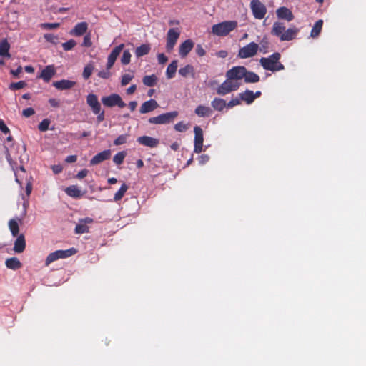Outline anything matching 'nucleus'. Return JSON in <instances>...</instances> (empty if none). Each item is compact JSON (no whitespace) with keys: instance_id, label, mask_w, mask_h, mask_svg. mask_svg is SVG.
<instances>
[{"instance_id":"obj_1","label":"nucleus","mask_w":366,"mask_h":366,"mask_svg":"<svg viewBox=\"0 0 366 366\" xmlns=\"http://www.w3.org/2000/svg\"><path fill=\"white\" fill-rule=\"evenodd\" d=\"M280 54L279 52H275L267 58H261L259 62L261 66L265 70L275 72L283 70L285 69L284 65L280 62Z\"/></svg>"},{"instance_id":"obj_2","label":"nucleus","mask_w":366,"mask_h":366,"mask_svg":"<svg viewBox=\"0 0 366 366\" xmlns=\"http://www.w3.org/2000/svg\"><path fill=\"white\" fill-rule=\"evenodd\" d=\"M237 26V21H225L214 24L212 27V32L214 35L218 36H225L234 30Z\"/></svg>"},{"instance_id":"obj_3","label":"nucleus","mask_w":366,"mask_h":366,"mask_svg":"<svg viewBox=\"0 0 366 366\" xmlns=\"http://www.w3.org/2000/svg\"><path fill=\"white\" fill-rule=\"evenodd\" d=\"M178 115L179 112L177 111H172L163 113L157 117H150L148 122L153 124H168L173 122Z\"/></svg>"},{"instance_id":"obj_4","label":"nucleus","mask_w":366,"mask_h":366,"mask_svg":"<svg viewBox=\"0 0 366 366\" xmlns=\"http://www.w3.org/2000/svg\"><path fill=\"white\" fill-rule=\"evenodd\" d=\"M240 85L241 84L239 81L226 78V80L217 87L216 92L218 95L224 96L230 92L237 91Z\"/></svg>"},{"instance_id":"obj_5","label":"nucleus","mask_w":366,"mask_h":366,"mask_svg":"<svg viewBox=\"0 0 366 366\" xmlns=\"http://www.w3.org/2000/svg\"><path fill=\"white\" fill-rule=\"evenodd\" d=\"M76 250L74 248L66 249V250H57L55 251L48 255L45 260V264L48 266L51 262L59 259H64L71 255L76 254Z\"/></svg>"},{"instance_id":"obj_6","label":"nucleus","mask_w":366,"mask_h":366,"mask_svg":"<svg viewBox=\"0 0 366 366\" xmlns=\"http://www.w3.org/2000/svg\"><path fill=\"white\" fill-rule=\"evenodd\" d=\"M102 102L105 107H108L117 106L124 108L126 106L122 97L117 94H112L109 96L102 97Z\"/></svg>"},{"instance_id":"obj_7","label":"nucleus","mask_w":366,"mask_h":366,"mask_svg":"<svg viewBox=\"0 0 366 366\" xmlns=\"http://www.w3.org/2000/svg\"><path fill=\"white\" fill-rule=\"evenodd\" d=\"M250 7L254 18L262 19L264 17L267 8L259 0H252Z\"/></svg>"},{"instance_id":"obj_8","label":"nucleus","mask_w":366,"mask_h":366,"mask_svg":"<svg viewBox=\"0 0 366 366\" xmlns=\"http://www.w3.org/2000/svg\"><path fill=\"white\" fill-rule=\"evenodd\" d=\"M259 45L251 42L239 50L238 56L242 59L252 57L257 53Z\"/></svg>"},{"instance_id":"obj_9","label":"nucleus","mask_w":366,"mask_h":366,"mask_svg":"<svg viewBox=\"0 0 366 366\" xmlns=\"http://www.w3.org/2000/svg\"><path fill=\"white\" fill-rule=\"evenodd\" d=\"M246 69L243 66H234L226 72V78L238 81L246 76Z\"/></svg>"},{"instance_id":"obj_10","label":"nucleus","mask_w":366,"mask_h":366,"mask_svg":"<svg viewBox=\"0 0 366 366\" xmlns=\"http://www.w3.org/2000/svg\"><path fill=\"white\" fill-rule=\"evenodd\" d=\"M194 152L195 153H200L203 150V141H204V137H203V131L202 128L199 126H195L194 128Z\"/></svg>"},{"instance_id":"obj_11","label":"nucleus","mask_w":366,"mask_h":366,"mask_svg":"<svg viewBox=\"0 0 366 366\" xmlns=\"http://www.w3.org/2000/svg\"><path fill=\"white\" fill-rule=\"evenodd\" d=\"M180 33L174 29H170L167 34V44L166 49L168 52L173 50L177 39H179Z\"/></svg>"},{"instance_id":"obj_12","label":"nucleus","mask_w":366,"mask_h":366,"mask_svg":"<svg viewBox=\"0 0 366 366\" xmlns=\"http://www.w3.org/2000/svg\"><path fill=\"white\" fill-rule=\"evenodd\" d=\"M124 48V44H122L116 46L110 53L107 59V69H110L115 63L117 56L119 55Z\"/></svg>"},{"instance_id":"obj_13","label":"nucleus","mask_w":366,"mask_h":366,"mask_svg":"<svg viewBox=\"0 0 366 366\" xmlns=\"http://www.w3.org/2000/svg\"><path fill=\"white\" fill-rule=\"evenodd\" d=\"M139 144L149 147L150 148H154L157 147L159 143V141L158 139L151 137L149 136H142L137 138V140Z\"/></svg>"},{"instance_id":"obj_14","label":"nucleus","mask_w":366,"mask_h":366,"mask_svg":"<svg viewBox=\"0 0 366 366\" xmlns=\"http://www.w3.org/2000/svg\"><path fill=\"white\" fill-rule=\"evenodd\" d=\"M159 107V104L155 99H151L147 102H144L139 109L141 114H146L155 110Z\"/></svg>"},{"instance_id":"obj_15","label":"nucleus","mask_w":366,"mask_h":366,"mask_svg":"<svg viewBox=\"0 0 366 366\" xmlns=\"http://www.w3.org/2000/svg\"><path fill=\"white\" fill-rule=\"evenodd\" d=\"M111 157V151L109 149L104 150L97 155L93 157V158L90 160L91 165L98 164L105 160H107Z\"/></svg>"},{"instance_id":"obj_16","label":"nucleus","mask_w":366,"mask_h":366,"mask_svg":"<svg viewBox=\"0 0 366 366\" xmlns=\"http://www.w3.org/2000/svg\"><path fill=\"white\" fill-rule=\"evenodd\" d=\"M88 29V24L85 21L78 23L70 31L72 36H80L85 34Z\"/></svg>"},{"instance_id":"obj_17","label":"nucleus","mask_w":366,"mask_h":366,"mask_svg":"<svg viewBox=\"0 0 366 366\" xmlns=\"http://www.w3.org/2000/svg\"><path fill=\"white\" fill-rule=\"evenodd\" d=\"M56 73L55 69L54 66L49 65L44 69L40 75L39 76V78L42 79L44 81L49 82L51 79L54 76Z\"/></svg>"},{"instance_id":"obj_18","label":"nucleus","mask_w":366,"mask_h":366,"mask_svg":"<svg viewBox=\"0 0 366 366\" xmlns=\"http://www.w3.org/2000/svg\"><path fill=\"white\" fill-rule=\"evenodd\" d=\"M277 16L279 19L290 21L294 19V15L292 11L287 7L282 6L279 8L277 11Z\"/></svg>"},{"instance_id":"obj_19","label":"nucleus","mask_w":366,"mask_h":366,"mask_svg":"<svg viewBox=\"0 0 366 366\" xmlns=\"http://www.w3.org/2000/svg\"><path fill=\"white\" fill-rule=\"evenodd\" d=\"M194 46V43L191 39H187L179 46V55L185 57L191 51Z\"/></svg>"},{"instance_id":"obj_20","label":"nucleus","mask_w":366,"mask_h":366,"mask_svg":"<svg viewBox=\"0 0 366 366\" xmlns=\"http://www.w3.org/2000/svg\"><path fill=\"white\" fill-rule=\"evenodd\" d=\"M26 247V241L24 234H20L17 237L14 242V251L16 253H21L24 251Z\"/></svg>"},{"instance_id":"obj_21","label":"nucleus","mask_w":366,"mask_h":366,"mask_svg":"<svg viewBox=\"0 0 366 366\" xmlns=\"http://www.w3.org/2000/svg\"><path fill=\"white\" fill-rule=\"evenodd\" d=\"M76 84L75 81L63 79L58 81H54L53 86L59 90H66L72 88Z\"/></svg>"},{"instance_id":"obj_22","label":"nucleus","mask_w":366,"mask_h":366,"mask_svg":"<svg viewBox=\"0 0 366 366\" xmlns=\"http://www.w3.org/2000/svg\"><path fill=\"white\" fill-rule=\"evenodd\" d=\"M299 32V29L295 26L285 30L284 34L281 35V41H291L294 39Z\"/></svg>"},{"instance_id":"obj_23","label":"nucleus","mask_w":366,"mask_h":366,"mask_svg":"<svg viewBox=\"0 0 366 366\" xmlns=\"http://www.w3.org/2000/svg\"><path fill=\"white\" fill-rule=\"evenodd\" d=\"M285 26L282 22H274L271 31V34L280 38L281 40V35L284 34Z\"/></svg>"},{"instance_id":"obj_24","label":"nucleus","mask_w":366,"mask_h":366,"mask_svg":"<svg viewBox=\"0 0 366 366\" xmlns=\"http://www.w3.org/2000/svg\"><path fill=\"white\" fill-rule=\"evenodd\" d=\"M10 44L6 39H3L0 42V56L10 58L9 54Z\"/></svg>"},{"instance_id":"obj_25","label":"nucleus","mask_w":366,"mask_h":366,"mask_svg":"<svg viewBox=\"0 0 366 366\" xmlns=\"http://www.w3.org/2000/svg\"><path fill=\"white\" fill-rule=\"evenodd\" d=\"M195 114L200 117H209L212 110L209 107L204 105H199L194 110Z\"/></svg>"},{"instance_id":"obj_26","label":"nucleus","mask_w":366,"mask_h":366,"mask_svg":"<svg viewBox=\"0 0 366 366\" xmlns=\"http://www.w3.org/2000/svg\"><path fill=\"white\" fill-rule=\"evenodd\" d=\"M5 264L7 268L11 269H18L22 267V264L16 257L9 258L6 260Z\"/></svg>"},{"instance_id":"obj_27","label":"nucleus","mask_w":366,"mask_h":366,"mask_svg":"<svg viewBox=\"0 0 366 366\" xmlns=\"http://www.w3.org/2000/svg\"><path fill=\"white\" fill-rule=\"evenodd\" d=\"M65 192L69 196L74 198H80L84 194V193H82L76 185L68 187L65 189Z\"/></svg>"},{"instance_id":"obj_28","label":"nucleus","mask_w":366,"mask_h":366,"mask_svg":"<svg viewBox=\"0 0 366 366\" xmlns=\"http://www.w3.org/2000/svg\"><path fill=\"white\" fill-rule=\"evenodd\" d=\"M150 50H151V47H150L149 44H142L141 46L136 48L135 51H134L135 56L137 58H139L142 56L148 54L149 52L150 51Z\"/></svg>"},{"instance_id":"obj_29","label":"nucleus","mask_w":366,"mask_h":366,"mask_svg":"<svg viewBox=\"0 0 366 366\" xmlns=\"http://www.w3.org/2000/svg\"><path fill=\"white\" fill-rule=\"evenodd\" d=\"M211 105L215 110L222 112L227 106V103L223 99L216 97L212 101Z\"/></svg>"},{"instance_id":"obj_30","label":"nucleus","mask_w":366,"mask_h":366,"mask_svg":"<svg viewBox=\"0 0 366 366\" xmlns=\"http://www.w3.org/2000/svg\"><path fill=\"white\" fill-rule=\"evenodd\" d=\"M239 99L245 102L247 104H250L254 102V92L250 90H246L244 92L239 94Z\"/></svg>"},{"instance_id":"obj_31","label":"nucleus","mask_w":366,"mask_h":366,"mask_svg":"<svg viewBox=\"0 0 366 366\" xmlns=\"http://www.w3.org/2000/svg\"><path fill=\"white\" fill-rule=\"evenodd\" d=\"M178 67V61L177 60L172 61L167 66L166 74L167 79L174 77Z\"/></svg>"},{"instance_id":"obj_32","label":"nucleus","mask_w":366,"mask_h":366,"mask_svg":"<svg viewBox=\"0 0 366 366\" xmlns=\"http://www.w3.org/2000/svg\"><path fill=\"white\" fill-rule=\"evenodd\" d=\"M322 25L323 21L322 19L317 21L312 29L310 36L312 38L318 36L321 32Z\"/></svg>"},{"instance_id":"obj_33","label":"nucleus","mask_w":366,"mask_h":366,"mask_svg":"<svg viewBox=\"0 0 366 366\" xmlns=\"http://www.w3.org/2000/svg\"><path fill=\"white\" fill-rule=\"evenodd\" d=\"M244 81L246 83H257L259 81V76L252 71H249L246 69V76H244Z\"/></svg>"},{"instance_id":"obj_34","label":"nucleus","mask_w":366,"mask_h":366,"mask_svg":"<svg viewBox=\"0 0 366 366\" xmlns=\"http://www.w3.org/2000/svg\"><path fill=\"white\" fill-rule=\"evenodd\" d=\"M157 81V77L154 74L145 76L142 79L143 84L149 87L154 86Z\"/></svg>"},{"instance_id":"obj_35","label":"nucleus","mask_w":366,"mask_h":366,"mask_svg":"<svg viewBox=\"0 0 366 366\" xmlns=\"http://www.w3.org/2000/svg\"><path fill=\"white\" fill-rule=\"evenodd\" d=\"M9 229L14 237H16L19 232V224L16 219H11L9 222Z\"/></svg>"},{"instance_id":"obj_36","label":"nucleus","mask_w":366,"mask_h":366,"mask_svg":"<svg viewBox=\"0 0 366 366\" xmlns=\"http://www.w3.org/2000/svg\"><path fill=\"white\" fill-rule=\"evenodd\" d=\"M127 189H128V186L125 183L122 184L120 189L114 194V200L115 202H118L120 199H122V198L124 197V195L126 193Z\"/></svg>"},{"instance_id":"obj_37","label":"nucleus","mask_w":366,"mask_h":366,"mask_svg":"<svg viewBox=\"0 0 366 366\" xmlns=\"http://www.w3.org/2000/svg\"><path fill=\"white\" fill-rule=\"evenodd\" d=\"M179 74L183 76L187 77L189 74L194 75V67L192 65H187L179 70Z\"/></svg>"},{"instance_id":"obj_38","label":"nucleus","mask_w":366,"mask_h":366,"mask_svg":"<svg viewBox=\"0 0 366 366\" xmlns=\"http://www.w3.org/2000/svg\"><path fill=\"white\" fill-rule=\"evenodd\" d=\"M86 102H87V104L91 107V109H92L93 107H95L99 104H100L98 101L97 95H95L94 94H89L86 97Z\"/></svg>"},{"instance_id":"obj_39","label":"nucleus","mask_w":366,"mask_h":366,"mask_svg":"<svg viewBox=\"0 0 366 366\" xmlns=\"http://www.w3.org/2000/svg\"><path fill=\"white\" fill-rule=\"evenodd\" d=\"M94 68V65L92 63H89L87 65H86V66L84 69L83 74H82L83 78L84 79L86 80L91 76L93 72Z\"/></svg>"},{"instance_id":"obj_40","label":"nucleus","mask_w":366,"mask_h":366,"mask_svg":"<svg viewBox=\"0 0 366 366\" xmlns=\"http://www.w3.org/2000/svg\"><path fill=\"white\" fill-rule=\"evenodd\" d=\"M269 42L268 39L264 36L259 42V50L261 52L265 54L268 51Z\"/></svg>"},{"instance_id":"obj_41","label":"nucleus","mask_w":366,"mask_h":366,"mask_svg":"<svg viewBox=\"0 0 366 366\" xmlns=\"http://www.w3.org/2000/svg\"><path fill=\"white\" fill-rule=\"evenodd\" d=\"M126 157V152H118L116 155H114V157H113V161L114 162L117 164V165H119L121 164H122V162H124V159Z\"/></svg>"},{"instance_id":"obj_42","label":"nucleus","mask_w":366,"mask_h":366,"mask_svg":"<svg viewBox=\"0 0 366 366\" xmlns=\"http://www.w3.org/2000/svg\"><path fill=\"white\" fill-rule=\"evenodd\" d=\"M50 123L51 121L49 119H44L38 125V129L41 132H46V130L49 129Z\"/></svg>"},{"instance_id":"obj_43","label":"nucleus","mask_w":366,"mask_h":366,"mask_svg":"<svg viewBox=\"0 0 366 366\" xmlns=\"http://www.w3.org/2000/svg\"><path fill=\"white\" fill-rule=\"evenodd\" d=\"M26 86V83L24 81H20L15 83H11L9 85V89L11 90L21 89Z\"/></svg>"},{"instance_id":"obj_44","label":"nucleus","mask_w":366,"mask_h":366,"mask_svg":"<svg viewBox=\"0 0 366 366\" xmlns=\"http://www.w3.org/2000/svg\"><path fill=\"white\" fill-rule=\"evenodd\" d=\"M131 54L129 51L125 50L123 52L122 56L121 58V62L124 65H127L130 62Z\"/></svg>"},{"instance_id":"obj_45","label":"nucleus","mask_w":366,"mask_h":366,"mask_svg":"<svg viewBox=\"0 0 366 366\" xmlns=\"http://www.w3.org/2000/svg\"><path fill=\"white\" fill-rule=\"evenodd\" d=\"M76 45V42L74 39H70L66 42L62 44V47L65 51L72 49Z\"/></svg>"},{"instance_id":"obj_46","label":"nucleus","mask_w":366,"mask_h":366,"mask_svg":"<svg viewBox=\"0 0 366 366\" xmlns=\"http://www.w3.org/2000/svg\"><path fill=\"white\" fill-rule=\"evenodd\" d=\"M129 134H122L120 136H119L114 141V144L117 146L118 145H121V144H125L127 142V137H128Z\"/></svg>"},{"instance_id":"obj_47","label":"nucleus","mask_w":366,"mask_h":366,"mask_svg":"<svg viewBox=\"0 0 366 366\" xmlns=\"http://www.w3.org/2000/svg\"><path fill=\"white\" fill-rule=\"evenodd\" d=\"M187 129L188 127L183 122H179L174 125V129L177 132H183Z\"/></svg>"},{"instance_id":"obj_48","label":"nucleus","mask_w":366,"mask_h":366,"mask_svg":"<svg viewBox=\"0 0 366 366\" xmlns=\"http://www.w3.org/2000/svg\"><path fill=\"white\" fill-rule=\"evenodd\" d=\"M88 227L84 224H77L75 227V232L76 234H83L88 232Z\"/></svg>"},{"instance_id":"obj_49","label":"nucleus","mask_w":366,"mask_h":366,"mask_svg":"<svg viewBox=\"0 0 366 366\" xmlns=\"http://www.w3.org/2000/svg\"><path fill=\"white\" fill-rule=\"evenodd\" d=\"M133 79V76L129 74H124L122 76V80H121V84L122 86H126L127 84H128L130 81Z\"/></svg>"},{"instance_id":"obj_50","label":"nucleus","mask_w":366,"mask_h":366,"mask_svg":"<svg viewBox=\"0 0 366 366\" xmlns=\"http://www.w3.org/2000/svg\"><path fill=\"white\" fill-rule=\"evenodd\" d=\"M59 23H44L41 24V28L45 29H54L59 27Z\"/></svg>"},{"instance_id":"obj_51","label":"nucleus","mask_w":366,"mask_h":366,"mask_svg":"<svg viewBox=\"0 0 366 366\" xmlns=\"http://www.w3.org/2000/svg\"><path fill=\"white\" fill-rule=\"evenodd\" d=\"M92 39H91V36L89 34H86L84 37L82 46H86V47H90V46H92Z\"/></svg>"},{"instance_id":"obj_52","label":"nucleus","mask_w":366,"mask_h":366,"mask_svg":"<svg viewBox=\"0 0 366 366\" xmlns=\"http://www.w3.org/2000/svg\"><path fill=\"white\" fill-rule=\"evenodd\" d=\"M34 109L31 107H29L23 110L22 115L25 117H29L31 115L34 114Z\"/></svg>"},{"instance_id":"obj_53","label":"nucleus","mask_w":366,"mask_h":366,"mask_svg":"<svg viewBox=\"0 0 366 366\" xmlns=\"http://www.w3.org/2000/svg\"><path fill=\"white\" fill-rule=\"evenodd\" d=\"M111 76V72L109 71V69H107V71H100L98 73V76L102 79H109Z\"/></svg>"},{"instance_id":"obj_54","label":"nucleus","mask_w":366,"mask_h":366,"mask_svg":"<svg viewBox=\"0 0 366 366\" xmlns=\"http://www.w3.org/2000/svg\"><path fill=\"white\" fill-rule=\"evenodd\" d=\"M240 99H238V98H235V99H232L227 104V107H229V108H232L236 105H238L240 104Z\"/></svg>"},{"instance_id":"obj_55","label":"nucleus","mask_w":366,"mask_h":366,"mask_svg":"<svg viewBox=\"0 0 366 366\" xmlns=\"http://www.w3.org/2000/svg\"><path fill=\"white\" fill-rule=\"evenodd\" d=\"M0 130L4 134H7L10 132L9 129L2 119L0 120Z\"/></svg>"},{"instance_id":"obj_56","label":"nucleus","mask_w":366,"mask_h":366,"mask_svg":"<svg viewBox=\"0 0 366 366\" xmlns=\"http://www.w3.org/2000/svg\"><path fill=\"white\" fill-rule=\"evenodd\" d=\"M158 61L161 64H165L168 61V58L164 54H159L157 55Z\"/></svg>"},{"instance_id":"obj_57","label":"nucleus","mask_w":366,"mask_h":366,"mask_svg":"<svg viewBox=\"0 0 366 366\" xmlns=\"http://www.w3.org/2000/svg\"><path fill=\"white\" fill-rule=\"evenodd\" d=\"M196 52H197V55L199 56H204L205 53H206L205 50L204 49V48L200 44L197 45Z\"/></svg>"},{"instance_id":"obj_58","label":"nucleus","mask_w":366,"mask_h":366,"mask_svg":"<svg viewBox=\"0 0 366 366\" xmlns=\"http://www.w3.org/2000/svg\"><path fill=\"white\" fill-rule=\"evenodd\" d=\"M44 39L48 41L54 42L57 39V37L51 34H44Z\"/></svg>"},{"instance_id":"obj_59","label":"nucleus","mask_w":366,"mask_h":366,"mask_svg":"<svg viewBox=\"0 0 366 366\" xmlns=\"http://www.w3.org/2000/svg\"><path fill=\"white\" fill-rule=\"evenodd\" d=\"M88 170L86 169H84L82 170H81L80 172H78V174H76V177L78 179H83L85 177L87 176L88 174Z\"/></svg>"},{"instance_id":"obj_60","label":"nucleus","mask_w":366,"mask_h":366,"mask_svg":"<svg viewBox=\"0 0 366 366\" xmlns=\"http://www.w3.org/2000/svg\"><path fill=\"white\" fill-rule=\"evenodd\" d=\"M209 159V157L207 154H202L199 158V162L201 164H204Z\"/></svg>"},{"instance_id":"obj_61","label":"nucleus","mask_w":366,"mask_h":366,"mask_svg":"<svg viewBox=\"0 0 366 366\" xmlns=\"http://www.w3.org/2000/svg\"><path fill=\"white\" fill-rule=\"evenodd\" d=\"M51 169H52L54 173L56 174L61 172V171L63 169L62 167L60 164L53 165L51 167Z\"/></svg>"},{"instance_id":"obj_62","label":"nucleus","mask_w":366,"mask_h":366,"mask_svg":"<svg viewBox=\"0 0 366 366\" xmlns=\"http://www.w3.org/2000/svg\"><path fill=\"white\" fill-rule=\"evenodd\" d=\"M49 102L50 105L53 107H59V101L56 99H54V98L49 99Z\"/></svg>"},{"instance_id":"obj_63","label":"nucleus","mask_w":366,"mask_h":366,"mask_svg":"<svg viewBox=\"0 0 366 366\" xmlns=\"http://www.w3.org/2000/svg\"><path fill=\"white\" fill-rule=\"evenodd\" d=\"M76 160H77L76 155H70L66 158L65 162L67 163H73V162H75Z\"/></svg>"},{"instance_id":"obj_64","label":"nucleus","mask_w":366,"mask_h":366,"mask_svg":"<svg viewBox=\"0 0 366 366\" xmlns=\"http://www.w3.org/2000/svg\"><path fill=\"white\" fill-rule=\"evenodd\" d=\"M137 86L135 84H133L127 89V94L129 95L132 94L135 92Z\"/></svg>"}]
</instances>
